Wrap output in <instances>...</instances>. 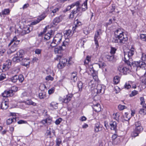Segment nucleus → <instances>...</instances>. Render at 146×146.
I'll return each mask as SVG.
<instances>
[{"label": "nucleus", "instance_id": "nucleus-1", "mask_svg": "<svg viewBox=\"0 0 146 146\" xmlns=\"http://www.w3.org/2000/svg\"><path fill=\"white\" fill-rule=\"evenodd\" d=\"M135 53L134 49L131 48L130 50L127 52H124V61L129 66L131 67V66H135V62H133L132 59L131 57Z\"/></svg>", "mask_w": 146, "mask_h": 146}, {"label": "nucleus", "instance_id": "nucleus-2", "mask_svg": "<svg viewBox=\"0 0 146 146\" xmlns=\"http://www.w3.org/2000/svg\"><path fill=\"white\" fill-rule=\"evenodd\" d=\"M141 59L143 61H135V66L137 67L136 70L138 71L139 68H140L141 71L143 70L144 68V72L145 71V67L146 66V55L144 53L142 54Z\"/></svg>", "mask_w": 146, "mask_h": 146}, {"label": "nucleus", "instance_id": "nucleus-3", "mask_svg": "<svg viewBox=\"0 0 146 146\" xmlns=\"http://www.w3.org/2000/svg\"><path fill=\"white\" fill-rule=\"evenodd\" d=\"M62 36L61 34L58 33L56 35L51 43V46L54 47L59 45L62 42Z\"/></svg>", "mask_w": 146, "mask_h": 146}, {"label": "nucleus", "instance_id": "nucleus-4", "mask_svg": "<svg viewBox=\"0 0 146 146\" xmlns=\"http://www.w3.org/2000/svg\"><path fill=\"white\" fill-rule=\"evenodd\" d=\"M55 59L57 60H59V62L58 64V67L59 68L61 69L66 65L67 60L62 57V54H60L59 55H58Z\"/></svg>", "mask_w": 146, "mask_h": 146}, {"label": "nucleus", "instance_id": "nucleus-5", "mask_svg": "<svg viewBox=\"0 0 146 146\" xmlns=\"http://www.w3.org/2000/svg\"><path fill=\"white\" fill-rule=\"evenodd\" d=\"M24 80L23 76L21 74L19 75L18 76L17 75H15L11 78V82L14 83L16 82L17 80H19L20 82L22 83Z\"/></svg>", "mask_w": 146, "mask_h": 146}, {"label": "nucleus", "instance_id": "nucleus-6", "mask_svg": "<svg viewBox=\"0 0 146 146\" xmlns=\"http://www.w3.org/2000/svg\"><path fill=\"white\" fill-rule=\"evenodd\" d=\"M128 38L126 36H125L123 35L122 36L120 37L118 39L116 38L114 40L113 42L115 43L120 44H124L127 41Z\"/></svg>", "mask_w": 146, "mask_h": 146}, {"label": "nucleus", "instance_id": "nucleus-7", "mask_svg": "<svg viewBox=\"0 0 146 146\" xmlns=\"http://www.w3.org/2000/svg\"><path fill=\"white\" fill-rule=\"evenodd\" d=\"M11 60H8L3 64L2 68L3 72L8 70L11 66Z\"/></svg>", "mask_w": 146, "mask_h": 146}, {"label": "nucleus", "instance_id": "nucleus-8", "mask_svg": "<svg viewBox=\"0 0 146 146\" xmlns=\"http://www.w3.org/2000/svg\"><path fill=\"white\" fill-rule=\"evenodd\" d=\"M118 70L120 72L122 73L125 75H126L129 73V68L122 66H119L118 68Z\"/></svg>", "mask_w": 146, "mask_h": 146}, {"label": "nucleus", "instance_id": "nucleus-9", "mask_svg": "<svg viewBox=\"0 0 146 146\" xmlns=\"http://www.w3.org/2000/svg\"><path fill=\"white\" fill-rule=\"evenodd\" d=\"M1 108L3 110H6L8 107V102L7 98L3 100L1 104Z\"/></svg>", "mask_w": 146, "mask_h": 146}, {"label": "nucleus", "instance_id": "nucleus-10", "mask_svg": "<svg viewBox=\"0 0 146 146\" xmlns=\"http://www.w3.org/2000/svg\"><path fill=\"white\" fill-rule=\"evenodd\" d=\"M99 32L97 31L94 37V40L96 48H98L99 46L98 40L100 39V37L99 36Z\"/></svg>", "mask_w": 146, "mask_h": 146}, {"label": "nucleus", "instance_id": "nucleus-11", "mask_svg": "<svg viewBox=\"0 0 146 146\" xmlns=\"http://www.w3.org/2000/svg\"><path fill=\"white\" fill-rule=\"evenodd\" d=\"M54 34V32L52 30H50V33L48 32L45 35L44 39L46 40H48L52 37Z\"/></svg>", "mask_w": 146, "mask_h": 146}, {"label": "nucleus", "instance_id": "nucleus-12", "mask_svg": "<svg viewBox=\"0 0 146 146\" xmlns=\"http://www.w3.org/2000/svg\"><path fill=\"white\" fill-rule=\"evenodd\" d=\"M81 9L80 7H78L76 8L75 9L72 11L69 15V17L70 19H72L74 17V15L76 14Z\"/></svg>", "mask_w": 146, "mask_h": 146}, {"label": "nucleus", "instance_id": "nucleus-13", "mask_svg": "<svg viewBox=\"0 0 146 146\" xmlns=\"http://www.w3.org/2000/svg\"><path fill=\"white\" fill-rule=\"evenodd\" d=\"M110 125L111 126L110 129L111 130H113L116 131L117 129V123L116 122L113 121H110Z\"/></svg>", "mask_w": 146, "mask_h": 146}, {"label": "nucleus", "instance_id": "nucleus-14", "mask_svg": "<svg viewBox=\"0 0 146 146\" xmlns=\"http://www.w3.org/2000/svg\"><path fill=\"white\" fill-rule=\"evenodd\" d=\"M96 89L98 93H103L105 90L104 86L103 85L100 84H98L96 87Z\"/></svg>", "mask_w": 146, "mask_h": 146}, {"label": "nucleus", "instance_id": "nucleus-15", "mask_svg": "<svg viewBox=\"0 0 146 146\" xmlns=\"http://www.w3.org/2000/svg\"><path fill=\"white\" fill-rule=\"evenodd\" d=\"M113 142L115 144H117L120 142V140L117 138V136L116 134H114L112 137Z\"/></svg>", "mask_w": 146, "mask_h": 146}, {"label": "nucleus", "instance_id": "nucleus-16", "mask_svg": "<svg viewBox=\"0 0 146 146\" xmlns=\"http://www.w3.org/2000/svg\"><path fill=\"white\" fill-rule=\"evenodd\" d=\"M64 47L63 46L61 45L55 48L54 49V52L55 53H60L62 50L66 49L65 48H64Z\"/></svg>", "mask_w": 146, "mask_h": 146}, {"label": "nucleus", "instance_id": "nucleus-17", "mask_svg": "<svg viewBox=\"0 0 146 146\" xmlns=\"http://www.w3.org/2000/svg\"><path fill=\"white\" fill-rule=\"evenodd\" d=\"M72 96V94H68L66 96V97H64L62 100V102L66 103H68L71 100Z\"/></svg>", "mask_w": 146, "mask_h": 146}, {"label": "nucleus", "instance_id": "nucleus-18", "mask_svg": "<svg viewBox=\"0 0 146 146\" xmlns=\"http://www.w3.org/2000/svg\"><path fill=\"white\" fill-rule=\"evenodd\" d=\"M22 65L25 66H27L30 64V61L29 58H25L22 59Z\"/></svg>", "mask_w": 146, "mask_h": 146}, {"label": "nucleus", "instance_id": "nucleus-19", "mask_svg": "<svg viewBox=\"0 0 146 146\" xmlns=\"http://www.w3.org/2000/svg\"><path fill=\"white\" fill-rule=\"evenodd\" d=\"M92 107L94 110L96 112L100 111L101 110V108L100 104H97L96 105H94Z\"/></svg>", "mask_w": 146, "mask_h": 146}, {"label": "nucleus", "instance_id": "nucleus-20", "mask_svg": "<svg viewBox=\"0 0 146 146\" xmlns=\"http://www.w3.org/2000/svg\"><path fill=\"white\" fill-rule=\"evenodd\" d=\"M52 119L50 118H47L46 119H44L42 120L41 122L44 124L46 125L47 124L49 125L51 124Z\"/></svg>", "mask_w": 146, "mask_h": 146}, {"label": "nucleus", "instance_id": "nucleus-21", "mask_svg": "<svg viewBox=\"0 0 146 146\" xmlns=\"http://www.w3.org/2000/svg\"><path fill=\"white\" fill-rule=\"evenodd\" d=\"M2 95L3 97L7 98L13 96V94L10 93L9 90V91H5L2 94Z\"/></svg>", "mask_w": 146, "mask_h": 146}, {"label": "nucleus", "instance_id": "nucleus-22", "mask_svg": "<svg viewBox=\"0 0 146 146\" xmlns=\"http://www.w3.org/2000/svg\"><path fill=\"white\" fill-rule=\"evenodd\" d=\"M17 37L16 36H15L13 39L12 40L10 43L9 44V46L13 42H14V44L15 45H17L20 42V40H17Z\"/></svg>", "mask_w": 146, "mask_h": 146}, {"label": "nucleus", "instance_id": "nucleus-23", "mask_svg": "<svg viewBox=\"0 0 146 146\" xmlns=\"http://www.w3.org/2000/svg\"><path fill=\"white\" fill-rule=\"evenodd\" d=\"M30 31L29 27H24L23 29L21 34L22 35H24L30 33Z\"/></svg>", "mask_w": 146, "mask_h": 146}, {"label": "nucleus", "instance_id": "nucleus-24", "mask_svg": "<svg viewBox=\"0 0 146 146\" xmlns=\"http://www.w3.org/2000/svg\"><path fill=\"white\" fill-rule=\"evenodd\" d=\"M94 131L96 133H97L102 130V128L100 127L98 123H96L94 127Z\"/></svg>", "mask_w": 146, "mask_h": 146}, {"label": "nucleus", "instance_id": "nucleus-25", "mask_svg": "<svg viewBox=\"0 0 146 146\" xmlns=\"http://www.w3.org/2000/svg\"><path fill=\"white\" fill-rule=\"evenodd\" d=\"M93 65L94 67H97L102 68H104L106 66V64L104 63H102L101 64L96 63L94 64Z\"/></svg>", "mask_w": 146, "mask_h": 146}, {"label": "nucleus", "instance_id": "nucleus-26", "mask_svg": "<svg viewBox=\"0 0 146 146\" xmlns=\"http://www.w3.org/2000/svg\"><path fill=\"white\" fill-rule=\"evenodd\" d=\"M58 104L54 102H51L50 104V106L52 110L56 109L58 108Z\"/></svg>", "mask_w": 146, "mask_h": 146}, {"label": "nucleus", "instance_id": "nucleus-27", "mask_svg": "<svg viewBox=\"0 0 146 146\" xmlns=\"http://www.w3.org/2000/svg\"><path fill=\"white\" fill-rule=\"evenodd\" d=\"M69 40L68 38L66 39L65 40L62 42V45L66 49L68 46L69 44Z\"/></svg>", "mask_w": 146, "mask_h": 146}, {"label": "nucleus", "instance_id": "nucleus-28", "mask_svg": "<svg viewBox=\"0 0 146 146\" xmlns=\"http://www.w3.org/2000/svg\"><path fill=\"white\" fill-rule=\"evenodd\" d=\"M71 79L76 82L77 80V72H73L71 74Z\"/></svg>", "mask_w": 146, "mask_h": 146}, {"label": "nucleus", "instance_id": "nucleus-29", "mask_svg": "<svg viewBox=\"0 0 146 146\" xmlns=\"http://www.w3.org/2000/svg\"><path fill=\"white\" fill-rule=\"evenodd\" d=\"M106 57L107 59L109 61H112L114 60V56L110 54L106 55Z\"/></svg>", "mask_w": 146, "mask_h": 146}, {"label": "nucleus", "instance_id": "nucleus-30", "mask_svg": "<svg viewBox=\"0 0 146 146\" xmlns=\"http://www.w3.org/2000/svg\"><path fill=\"white\" fill-rule=\"evenodd\" d=\"M72 33V31L70 30H66L65 31L64 36L65 37L68 38V37L71 35Z\"/></svg>", "mask_w": 146, "mask_h": 146}, {"label": "nucleus", "instance_id": "nucleus-31", "mask_svg": "<svg viewBox=\"0 0 146 146\" xmlns=\"http://www.w3.org/2000/svg\"><path fill=\"white\" fill-rule=\"evenodd\" d=\"M24 54V52L23 50H20L17 53L16 55H17V56H18L20 58H22L23 57Z\"/></svg>", "mask_w": 146, "mask_h": 146}, {"label": "nucleus", "instance_id": "nucleus-32", "mask_svg": "<svg viewBox=\"0 0 146 146\" xmlns=\"http://www.w3.org/2000/svg\"><path fill=\"white\" fill-rule=\"evenodd\" d=\"M56 146H60V145L62 143V140L61 137H58L57 138L56 141Z\"/></svg>", "mask_w": 146, "mask_h": 146}, {"label": "nucleus", "instance_id": "nucleus-33", "mask_svg": "<svg viewBox=\"0 0 146 146\" xmlns=\"http://www.w3.org/2000/svg\"><path fill=\"white\" fill-rule=\"evenodd\" d=\"M62 19V16H60L59 17H56L53 20L54 22L57 23H58L61 22Z\"/></svg>", "mask_w": 146, "mask_h": 146}, {"label": "nucleus", "instance_id": "nucleus-34", "mask_svg": "<svg viewBox=\"0 0 146 146\" xmlns=\"http://www.w3.org/2000/svg\"><path fill=\"white\" fill-rule=\"evenodd\" d=\"M75 23H76L75 25V27H73V29L74 31H76V29L79 26L82 25V23L81 22L79 21L78 20H76L75 22Z\"/></svg>", "mask_w": 146, "mask_h": 146}, {"label": "nucleus", "instance_id": "nucleus-35", "mask_svg": "<svg viewBox=\"0 0 146 146\" xmlns=\"http://www.w3.org/2000/svg\"><path fill=\"white\" fill-rule=\"evenodd\" d=\"M18 88L15 86H14L12 87L11 90H9L10 93L13 94V96L14 94V92H15L17 91Z\"/></svg>", "mask_w": 146, "mask_h": 146}, {"label": "nucleus", "instance_id": "nucleus-36", "mask_svg": "<svg viewBox=\"0 0 146 146\" xmlns=\"http://www.w3.org/2000/svg\"><path fill=\"white\" fill-rule=\"evenodd\" d=\"M38 96L39 98L40 99H42L45 98L46 96V93L44 92H40Z\"/></svg>", "mask_w": 146, "mask_h": 146}, {"label": "nucleus", "instance_id": "nucleus-37", "mask_svg": "<svg viewBox=\"0 0 146 146\" xmlns=\"http://www.w3.org/2000/svg\"><path fill=\"white\" fill-rule=\"evenodd\" d=\"M25 103L26 104L29 105H31L33 106H35L36 105V104L35 103L33 102L31 100H27L26 101Z\"/></svg>", "mask_w": 146, "mask_h": 146}, {"label": "nucleus", "instance_id": "nucleus-38", "mask_svg": "<svg viewBox=\"0 0 146 146\" xmlns=\"http://www.w3.org/2000/svg\"><path fill=\"white\" fill-rule=\"evenodd\" d=\"M88 0H86L82 5V10L85 11L87 9V1Z\"/></svg>", "mask_w": 146, "mask_h": 146}, {"label": "nucleus", "instance_id": "nucleus-39", "mask_svg": "<svg viewBox=\"0 0 146 146\" xmlns=\"http://www.w3.org/2000/svg\"><path fill=\"white\" fill-rule=\"evenodd\" d=\"M120 78L118 76H116L113 78L114 83L116 84H118L120 81Z\"/></svg>", "mask_w": 146, "mask_h": 146}, {"label": "nucleus", "instance_id": "nucleus-40", "mask_svg": "<svg viewBox=\"0 0 146 146\" xmlns=\"http://www.w3.org/2000/svg\"><path fill=\"white\" fill-rule=\"evenodd\" d=\"M139 113L141 115H145L146 114V110L143 108L140 109Z\"/></svg>", "mask_w": 146, "mask_h": 146}, {"label": "nucleus", "instance_id": "nucleus-41", "mask_svg": "<svg viewBox=\"0 0 146 146\" xmlns=\"http://www.w3.org/2000/svg\"><path fill=\"white\" fill-rule=\"evenodd\" d=\"M21 59L18 56H17V55L15 54V57L13 58V60L14 62H18L21 61Z\"/></svg>", "mask_w": 146, "mask_h": 146}, {"label": "nucleus", "instance_id": "nucleus-42", "mask_svg": "<svg viewBox=\"0 0 146 146\" xmlns=\"http://www.w3.org/2000/svg\"><path fill=\"white\" fill-rule=\"evenodd\" d=\"M10 10L9 9H5L2 11V13L3 15L9 14Z\"/></svg>", "mask_w": 146, "mask_h": 146}, {"label": "nucleus", "instance_id": "nucleus-43", "mask_svg": "<svg viewBox=\"0 0 146 146\" xmlns=\"http://www.w3.org/2000/svg\"><path fill=\"white\" fill-rule=\"evenodd\" d=\"M16 119L14 118H11L9 119L7 121V125H10L14 121H15Z\"/></svg>", "mask_w": 146, "mask_h": 146}, {"label": "nucleus", "instance_id": "nucleus-44", "mask_svg": "<svg viewBox=\"0 0 146 146\" xmlns=\"http://www.w3.org/2000/svg\"><path fill=\"white\" fill-rule=\"evenodd\" d=\"M139 133L136 131L135 129L131 133V136L132 137H135L138 136Z\"/></svg>", "mask_w": 146, "mask_h": 146}, {"label": "nucleus", "instance_id": "nucleus-45", "mask_svg": "<svg viewBox=\"0 0 146 146\" xmlns=\"http://www.w3.org/2000/svg\"><path fill=\"white\" fill-rule=\"evenodd\" d=\"M143 128L142 126L139 127H135V130L139 133L143 130Z\"/></svg>", "mask_w": 146, "mask_h": 146}, {"label": "nucleus", "instance_id": "nucleus-46", "mask_svg": "<svg viewBox=\"0 0 146 146\" xmlns=\"http://www.w3.org/2000/svg\"><path fill=\"white\" fill-rule=\"evenodd\" d=\"M131 82H128L125 83V85L124 86L125 88H126L127 89H128L131 88V86L130 85V84L131 83Z\"/></svg>", "mask_w": 146, "mask_h": 146}, {"label": "nucleus", "instance_id": "nucleus-47", "mask_svg": "<svg viewBox=\"0 0 146 146\" xmlns=\"http://www.w3.org/2000/svg\"><path fill=\"white\" fill-rule=\"evenodd\" d=\"M83 83L81 82H78V86L79 89V90L81 91L82 90V88L83 87Z\"/></svg>", "mask_w": 146, "mask_h": 146}, {"label": "nucleus", "instance_id": "nucleus-48", "mask_svg": "<svg viewBox=\"0 0 146 146\" xmlns=\"http://www.w3.org/2000/svg\"><path fill=\"white\" fill-rule=\"evenodd\" d=\"M88 68L89 69L91 73H94L96 72L94 70V67L92 65H89L88 67Z\"/></svg>", "mask_w": 146, "mask_h": 146}, {"label": "nucleus", "instance_id": "nucleus-49", "mask_svg": "<svg viewBox=\"0 0 146 146\" xmlns=\"http://www.w3.org/2000/svg\"><path fill=\"white\" fill-rule=\"evenodd\" d=\"M46 88V86L44 84H40L39 86V89L42 92H43V91Z\"/></svg>", "mask_w": 146, "mask_h": 146}, {"label": "nucleus", "instance_id": "nucleus-50", "mask_svg": "<svg viewBox=\"0 0 146 146\" xmlns=\"http://www.w3.org/2000/svg\"><path fill=\"white\" fill-rule=\"evenodd\" d=\"M116 50V49L113 47H111L110 50V54L114 56V54Z\"/></svg>", "mask_w": 146, "mask_h": 146}, {"label": "nucleus", "instance_id": "nucleus-51", "mask_svg": "<svg viewBox=\"0 0 146 146\" xmlns=\"http://www.w3.org/2000/svg\"><path fill=\"white\" fill-rule=\"evenodd\" d=\"M92 74L93 78L96 81H98V78L97 76V75L96 72H94V73H92Z\"/></svg>", "mask_w": 146, "mask_h": 146}, {"label": "nucleus", "instance_id": "nucleus-52", "mask_svg": "<svg viewBox=\"0 0 146 146\" xmlns=\"http://www.w3.org/2000/svg\"><path fill=\"white\" fill-rule=\"evenodd\" d=\"M86 40H83L82 39L80 40L78 42V44L81 47H83L84 45V43L86 42Z\"/></svg>", "mask_w": 146, "mask_h": 146}, {"label": "nucleus", "instance_id": "nucleus-53", "mask_svg": "<svg viewBox=\"0 0 146 146\" xmlns=\"http://www.w3.org/2000/svg\"><path fill=\"white\" fill-rule=\"evenodd\" d=\"M16 45H15L14 46H12L10 49L11 53H13L17 49L16 47Z\"/></svg>", "mask_w": 146, "mask_h": 146}, {"label": "nucleus", "instance_id": "nucleus-54", "mask_svg": "<svg viewBox=\"0 0 146 146\" xmlns=\"http://www.w3.org/2000/svg\"><path fill=\"white\" fill-rule=\"evenodd\" d=\"M20 70V69L18 67L15 68H13L12 70V72L13 73H18Z\"/></svg>", "mask_w": 146, "mask_h": 146}, {"label": "nucleus", "instance_id": "nucleus-55", "mask_svg": "<svg viewBox=\"0 0 146 146\" xmlns=\"http://www.w3.org/2000/svg\"><path fill=\"white\" fill-rule=\"evenodd\" d=\"M6 78V76L4 74H1L0 75V81L3 80Z\"/></svg>", "mask_w": 146, "mask_h": 146}, {"label": "nucleus", "instance_id": "nucleus-56", "mask_svg": "<svg viewBox=\"0 0 146 146\" xmlns=\"http://www.w3.org/2000/svg\"><path fill=\"white\" fill-rule=\"evenodd\" d=\"M113 118L115 120L118 121L119 119V113H116L113 114Z\"/></svg>", "mask_w": 146, "mask_h": 146}, {"label": "nucleus", "instance_id": "nucleus-57", "mask_svg": "<svg viewBox=\"0 0 146 146\" xmlns=\"http://www.w3.org/2000/svg\"><path fill=\"white\" fill-rule=\"evenodd\" d=\"M122 31L121 29H117L114 32L115 35L118 36V34L120 33H122Z\"/></svg>", "mask_w": 146, "mask_h": 146}, {"label": "nucleus", "instance_id": "nucleus-58", "mask_svg": "<svg viewBox=\"0 0 146 146\" xmlns=\"http://www.w3.org/2000/svg\"><path fill=\"white\" fill-rule=\"evenodd\" d=\"M141 39L143 41L146 40V34H141L140 35Z\"/></svg>", "mask_w": 146, "mask_h": 146}, {"label": "nucleus", "instance_id": "nucleus-59", "mask_svg": "<svg viewBox=\"0 0 146 146\" xmlns=\"http://www.w3.org/2000/svg\"><path fill=\"white\" fill-rule=\"evenodd\" d=\"M54 78L52 77L50 75L47 76L45 78L46 80L47 81L50 80L52 81L54 80Z\"/></svg>", "mask_w": 146, "mask_h": 146}, {"label": "nucleus", "instance_id": "nucleus-60", "mask_svg": "<svg viewBox=\"0 0 146 146\" xmlns=\"http://www.w3.org/2000/svg\"><path fill=\"white\" fill-rule=\"evenodd\" d=\"M59 8H57L52 10L51 12V14H52V13H53V14L52 15L53 16H54L55 13H56L57 12H58L59 10Z\"/></svg>", "mask_w": 146, "mask_h": 146}, {"label": "nucleus", "instance_id": "nucleus-61", "mask_svg": "<svg viewBox=\"0 0 146 146\" xmlns=\"http://www.w3.org/2000/svg\"><path fill=\"white\" fill-rule=\"evenodd\" d=\"M40 20H39V19H38L37 18V19L36 20H35L34 21H33L31 23V25H36V24L40 22Z\"/></svg>", "mask_w": 146, "mask_h": 146}, {"label": "nucleus", "instance_id": "nucleus-62", "mask_svg": "<svg viewBox=\"0 0 146 146\" xmlns=\"http://www.w3.org/2000/svg\"><path fill=\"white\" fill-rule=\"evenodd\" d=\"M118 108L119 110H123L124 109L126 108V107L125 106L122 105H119L118 106Z\"/></svg>", "mask_w": 146, "mask_h": 146}, {"label": "nucleus", "instance_id": "nucleus-63", "mask_svg": "<svg viewBox=\"0 0 146 146\" xmlns=\"http://www.w3.org/2000/svg\"><path fill=\"white\" fill-rule=\"evenodd\" d=\"M140 100L141 101L140 104L143 106L145 104V101L144 100V99L143 97H141L140 98Z\"/></svg>", "mask_w": 146, "mask_h": 146}, {"label": "nucleus", "instance_id": "nucleus-64", "mask_svg": "<svg viewBox=\"0 0 146 146\" xmlns=\"http://www.w3.org/2000/svg\"><path fill=\"white\" fill-rule=\"evenodd\" d=\"M138 94V92L137 91L134 90L131 93L130 95L131 96H135Z\"/></svg>", "mask_w": 146, "mask_h": 146}]
</instances>
